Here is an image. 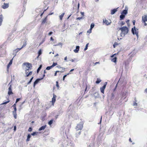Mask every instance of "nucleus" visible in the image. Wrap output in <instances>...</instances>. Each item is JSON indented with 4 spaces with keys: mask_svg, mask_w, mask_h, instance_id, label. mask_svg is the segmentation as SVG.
<instances>
[{
    "mask_svg": "<svg viewBox=\"0 0 147 147\" xmlns=\"http://www.w3.org/2000/svg\"><path fill=\"white\" fill-rule=\"evenodd\" d=\"M62 43H61V42H59L57 44L54 45V46H59V45H61V46L62 47Z\"/></svg>",
    "mask_w": 147,
    "mask_h": 147,
    "instance_id": "40",
    "label": "nucleus"
},
{
    "mask_svg": "<svg viewBox=\"0 0 147 147\" xmlns=\"http://www.w3.org/2000/svg\"><path fill=\"white\" fill-rule=\"evenodd\" d=\"M118 45V43L117 42H115L114 44L113 45V47L114 48H115V46Z\"/></svg>",
    "mask_w": 147,
    "mask_h": 147,
    "instance_id": "46",
    "label": "nucleus"
},
{
    "mask_svg": "<svg viewBox=\"0 0 147 147\" xmlns=\"http://www.w3.org/2000/svg\"><path fill=\"white\" fill-rule=\"evenodd\" d=\"M43 79V78H38L34 82L33 84V87L34 88L35 87V85L37 84L39 81L42 80Z\"/></svg>",
    "mask_w": 147,
    "mask_h": 147,
    "instance_id": "7",
    "label": "nucleus"
},
{
    "mask_svg": "<svg viewBox=\"0 0 147 147\" xmlns=\"http://www.w3.org/2000/svg\"><path fill=\"white\" fill-rule=\"evenodd\" d=\"M80 46H77L76 47V49L74 50V52L75 53H78L79 50Z\"/></svg>",
    "mask_w": 147,
    "mask_h": 147,
    "instance_id": "13",
    "label": "nucleus"
},
{
    "mask_svg": "<svg viewBox=\"0 0 147 147\" xmlns=\"http://www.w3.org/2000/svg\"><path fill=\"white\" fill-rule=\"evenodd\" d=\"M9 4L8 3H4L3 5L2 6V7L4 9H6L8 7Z\"/></svg>",
    "mask_w": 147,
    "mask_h": 147,
    "instance_id": "10",
    "label": "nucleus"
},
{
    "mask_svg": "<svg viewBox=\"0 0 147 147\" xmlns=\"http://www.w3.org/2000/svg\"><path fill=\"white\" fill-rule=\"evenodd\" d=\"M31 135L30 134H28V135L27 136V139L26 140V142H28L30 141V139L31 137Z\"/></svg>",
    "mask_w": 147,
    "mask_h": 147,
    "instance_id": "20",
    "label": "nucleus"
},
{
    "mask_svg": "<svg viewBox=\"0 0 147 147\" xmlns=\"http://www.w3.org/2000/svg\"><path fill=\"white\" fill-rule=\"evenodd\" d=\"M129 20H127V21H126V22L127 23L129 22Z\"/></svg>",
    "mask_w": 147,
    "mask_h": 147,
    "instance_id": "64",
    "label": "nucleus"
},
{
    "mask_svg": "<svg viewBox=\"0 0 147 147\" xmlns=\"http://www.w3.org/2000/svg\"><path fill=\"white\" fill-rule=\"evenodd\" d=\"M25 74L26 75V77H28L29 76L31 75L32 74V71H31L29 73H28V71H25Z\"/></svg>",
    "mask_w": 147,
    "mask_h": 147,
    "instance_id": "15",
    "label": "nucleus"
},
{
    "mask_svg": "<svg viewBox=\"0 0 147 147\" xmlns=\"http://www.w3.org/2000/svg\"><path fill=\"white\" fill-rule=\"evenodd\" d=\"M79 6H80V4L79 3H78V9H79Z\"/></svg>",
    "mask_w": 147,
    "mask_h": 147,
    "instance_id": "57",
    "label": "nucleus"
},
{
    "mask_svg": "<svg viewBox=\"0 0 147 147\" xmlns=\"http://www.w3.org/2000/svg\"><path fill=\"white\" fill-rule=\"evenodd\" d=\"M53 32L51 31V32H50L48 34V35H49V36H50L52 34H53Z\"/></svg>",
    "mask_w": 147,
    "mask_h": 147,
    "instance_id": "50",
    "label": "nucleus"
},
{
    "mask_svg": "<svg viewBox=\"0 0 147 147\" xmlns=\"http://www.w3.org/2000/svg\"><path fill=\"white\" fill-rule=\"evenodd\" d=\"M88 45H89V43H88L86 44V46L85 47V48L84 49V51H86V50H87V49Z\"/></svg>",
    "mask_w": 147,
    "mask_h": 147,
    "instance_id": "38",
    "label": "nucleus"
},
{
    "mask_svg": "<svg viewBox=\"0 0 147 147\" xmlns=\"http://www.w3.org/2000/svg\"><path fill=\"white\" fill-rule=\"evenodd\" d=\"M83 19V17H78V18H77L76 19L80 20L82 19Z\"/></svg>",
    "mask_w": 147,
    "mask_h": 147,
    "instance_id": "49",
    "label": "nucleus"
},
{
    "mask_svg": "<svg viewBox=\"0 0 147 147\" xmlns=\"http://www.w3.org/2000/svg\"><path fill=\"white\" fill-rule=\"evenodd\" d=\"M13 114L14 118L16 119L17 118V114H16V111H13L12 112Z\"/></svg>",
    "mask_w": 147,
    "mask_h": 147,
    "instance_id": "16",
    "label": "nucleus"
},
{
    "mask_svg": "<svg viewBox=\"0 0 147 147\" xmlns=\"http://www.w3.org/2000/svg\"><path fill=\"white\" fill-rule=\"evenodd\" d=\"M92 29H91V28H90L87 32V33H90L92 32Z\"/></svg>",
    "mask_w": 147,
    "mask_h": 147,
    "instance_id": "42",
    "label": "nucleus"
},
{
    "mask_svg": "<svg viewBox=\"0 0 147 147\" xmlns=\"http://www.w3.org/2000/svg\"><path fill=\"white\" fill-rule=\"evenodd\" d=\"M50 40H54L53 39V38L52 37H51Z\"/></svg>",
    "mask_w": 147,
    "mask_h": 147,
    "instance_id": "61",
    "label": "nucleus"
},
{
    "mask_svg": "<svg viewBox=\"0 0 147 147\" xmlns=\"http://www.w3.org/2000/svg\"><path fill=\"white\" fill-rule=\"evenodd\" d=\"M53 68V67L51 65V66H48L46 67V69L47 70H49Z\"/></svg>",
    "mask_w": 147,
    "mask_h": 147,
    "instance_id": "33",
    "label": "nucleus"
},
{
    "mask_svg": "<svg viewBox=\"0 0 147 147\" xmlns=\"http://www.w3.org/2000/svg\"><path fill=\"white\" fill-rule=\"evenodd\" d=\"M80 13H81V15L82 16H84V12H80Z\"/></svg>",
    "mask_w": 147,
    "mask_h": 147,
    "instance_id": "53",
    "label": "nucleus"
},
{
    "mask_svg": "<svg viewBox=\"0 0 147 147\" xmlns=\"http://www.w3.org/2000/svg\"><path fill=\"white\" fill-rule=\"evenodd\" d=\"M83 127V125L82 123L78 124L76 128L77 130H81Z\"/></svg>",
    "mask_w": 147,
    "mask_h": 147,
    "instance_id": "5",
    "label": "nucleus"
},
{
    "mask_svg": "<svg viewBox=\"0 0 147 147\" xmlns=\"http://www.w3.org/2000/svg\"><path fill=\"white\" fill-rule=\"evenodd\" d=\"M71 74L70 73H68L67 74L64 75L63 77V80L64 81L65 80V77L67 76V75H68L69 74Z\"/></svg>",
    "mask_w": 147,
    "mask_h": 147,
    "instance_id": "37",
    "label": "nucleus"
},
{
    "mask_svg": "<svg viewBox=\"0 0 147 147\" xmlns=\"http://www.w3.org/2000/svg\"><path fill=\"white\" fill-rule=\"evenodd\" d=\"M57 67H58L59 68H62L63 70H64L65 68H64L63 67H61L60 65H58L57 66Z\"/></svg>",
    "mask_w": 147,
    "mask_h": 147,
    "instance_id": "44",
    "label": "nucleus"
},
{
    "mask_svg": "<svg viewBox=\"0 0 147 147\" xmlns=\"http://www.w3.org/2000/svg\"><path fill=\"white\" fill-rule=\"evenodd\" d=\"M107 82H106L104 84L103 86L100 88V90L101 93L104 94V90L105 88L106 85L107 84Z\"/></svg>",
    "mask_w": 147,
    "mask_h": 147,
    "instance_id": "4",
    "label": "nucleus"
},
{
    "mask_svg": "<svg viewBox=\"0 0 147 147\" xmlns=\"http://www.w3.org/2000/svg\"><path fill=\"white\" fill-rule=\"evenodd\" d=\"M42 67V65H40L37 70V73H38L39 72L40 69H41Z\"/></svg>",
    "mask_w": 147,
    "mask_h": 147,
    "instance_id": "27",
    "label": "nucleus"
},
{
    "mask_svg": "<svg viewBox=\"0 0 147 147\" xmlns=\"http://www.w3.org/2000/svg\"><path fill=\"white\" fill-rule=\"evenodd\" d=\"M101 80L100 79L98 78L96 82V83L97 84H98L101 82Z\"/></svg>",
    "mask_w": 147,
    "mask_h": 147,
    "instance_id": "26",
    "label": "nucleus"
},
{
    "mask_svg": "<svg viewBox=\"0 0 147 147\" xmlns=\"http://www.w3.org/2000/svg\"><path fill=\"white\" fill-rule=\"evenodd\" d=\"M38 55L37 58L42 54V50L41 49H40L38 51Z\"/></svg>",
    "mask_w": 147,
    "mask_h": 147,
    "instance_id": "31",
    "label": "nucleus"
},
{
    "mask_svg": "<svg viewBox=\"0 0 147 147\" xmlns=\"http://www.w3.org/2000/svg\"><path fill=\"white\" fill-rule=\"evenodd\" d=\"M142 20L144 22L147 21V15H144L142 17Z\"/></svg>",
    "mask_w": 147,
    "mask_h": 147,
    "instance_id": "12",
    "label": "nucleus"
},
{
    "mask_svg": "<svg viewBox=\"0 0 147 147\" xmlns=\"http://www.w3.org/2000/svg\"><path fill=\"white\" fill-rule=\"evenodd\" d=\"M117 58L116 57H114L113 58L111 59V61L112 62L114 63H116L117 61Z\"/></svg>",
    "mask_w": 147,
    "mask_h": 147,
    "instance_id": "24",
    "label": "nucleus"
},
{
    "mask_svg": "<svg viewBox=\"0 0 147 147\" xmlns=\"http://www.w3.org/2000/svg\"><path fill=\"white\" fill-rule=\"evenodd\" d=\"M56 71V72H60L61 73H62V72H63V71Z\"/></svg>",
    "mask_w": 147,
    "mask_h": 147,
    "instance_id": "55",
    "label": "nucleus"
},
{
    "mask_svg": "<svg viewBox=\"0 0 147 147\" xmlns=\"http://www.w3.org/2000/svg\"><path fill=\"white\" fill-rule=\"evenodd\" d=\"M32 130V129L31 127H30L28 129V131H31Z\"/></svg>",
    "mask_w": 147,
    "mask_h": 147,
    "instance_id": "47",
    "label": "nucleus"
},
{
    "mask_svg": "<svg viewBox=\"0 0 147 147\" xmlns=\"http://www.w3.org/2000/svg\"><path fill=\"white\" fill-rule=\"evenodd\" d=\"M103 22L105 23L107 25H110L111 23V22L109 23L108 21L106 19H105V20H103Z\"/></svg>",
    "mask_w": 147,
    "mask_h": 147,
    "instance_id": "14",
    "label": "nucleus"
},
{
    "mask_svg": "<svg viewBox=\"0 0 147 147\" xmlns=\"http://www.w3.org/2000/svg\"><path fill=\"white\" fill-rule=\"evenodd\" d=\"M56 86L58 88L59 87V83L58 81L56 82Z\"/></svg>",
    "mask_w": 147,
    "mask_h": 147,
    "instance_id": "48",
    "label": "nucleus"
},
{
    "mask_svg": "<svg viewBox=\"0 0 147 147\" xmlns=\"http://www.w3.org/2000/svg\"><path fill=\"white\" fill-rule=\"evenodd\" d=\"M114 94L113 93H112L111 94V99H113L114 98Z\"/></svg>",
    "mask_w": 147,
    "mask_h": 147,
    "instance_id": "43",
    "label": "nucleus"
},
{
    "mask_svg": "<svg viewBox=\"0 0 147 147\" xmlns=\"http://www.w3.org/2000/svg\"><path fill=\"white\" fill-rule=\"evenodd\" d=\"M119 30L121 31L120 36L122 37H124L128 32V28L126 26H123L119 28Z\"/></svg>",
    "mask_w": 147,
    "mask_h": 147,
    "instance_id": "1",
    "label": "nucleus"
},
{
    "mask_svg": "<svg viewBox=\"0 0 147 147\" xmlns=\"http://www.w3.org/2000/svg\"><path fill=\"white\" fill-rule=\"evenodd\" d=\"M99 62H96L94 64H95V65H96L97 64H99Z\"/></svg>",
    "mask_w": 147,
    "mask_h": 147,
    "instance_id": "62",
    "label": "nucleus"
},
{
    "mask_svg": "<svg viewBox=\"0 0 147 147\" xmlns=\"http://www.w3.org/2000/svg\"><path fill=\"white\" fill-rule=\"evenodd\" d=\"M23 65L26 66L25 68V71H28L29 70H31L32 69V65L31 64L28 63H25Z\"/></svg>",
    "mask_w": 147,
    "mask_h": 147,
    "instance_id": "2",
    "label": "nucleus"
},
{
    "mask_svg": "<svg viewBox=\"0 0 147 147\" xmlns=\"http://www.w3.org/2000/svg\"><path fill=\"white\" fill-rule=\"evenodd\" d=\"M125 15L123 14H121L120 16V20H123L125 18Z\"/></svg>",
    "mask_w": 147,
    "mask_h": 147,
    "instance_id": "18",
    "label": "nucleus"
},
{
    "mask_svg": "<svg viewBox=\"0 0 147 147\" xmlns=\"http://www.w3.org/2000/svg\"><path fill=\"white\" fill-rule=\"evenodd\" d=\"M128 7L127 6H125V9L123 10L122 12H121V14H123L125 15H126L128 13Z\"/></svg>",
    "mask_w": 147,
    "mask_h": 147,
    "instance_id": "6",
    "label": "nucleus"
},
{
    "mask_svg": "<svg viewBox=\"0 0 147 147\" xmlns=\"http://www.w3.org/2000/svg\"><path fill=\"white\" fill-rule=\"evenodd\" d=\"M138 29L136 28L135 26H134L133 28H132L131 30V31L133 34L134 35L135 34L137 37L138 36Z\"/></svg>",
    "mask_w": 147,
    "mask_h": 147,
    "instance_id": "3",
    "label": "nucleus"
},
{
    "mask_svg": "<svg viewBox=\"0 0 147 147\" xmlns=\"http://www.w3.org/2000/svg\"><path fill=\"white\" fill-rule=\"evenodd\" d=\"M94 23H92L90 26V28H91V29H92V28L94 27Z\"/></svg>",
    "mask_w": 147,
    "mask_h": 147,
    "instance_id": "35",
    "label": "nucleus"
},
{
    "mask_svg": "<svg viewBox=\"0 0 147 147\" xmlns=\"http://www.w3.org/2000/svg\"><path fill=\"white\" fill-rule=\"evenodd\" d=\"M3 17L2 15H0V26L1 25L2 22L3 21Z\"/></svg>",
    "mask_w": 147,
    "mask_h": 147,
    "instance_id": "21",
    "label": "nucleus"
},
{
    "mask_svg": "<svg viewBox=\"0 0 147 147\" xmlns=\"http://www.w3.org/2000/svg\"><path fill=\"white\" fill-rule=\"evenodd\" d=\"M33 77H32L30 79L29 81L27 83V84H29L32 82V81L33 78Z\"/></svg>",
    "mask_w": 147,
    "mask_h": 147,
    "instance_id": "34",
    "label": "nucleus"
},
{
    "mask_svg": "<svg viewBox=\"0 0 147 147\" xmlns=\"http://www.w3.org/2000/svg\"><path fill=\"white\" fill-rule=\"evenodd\" d=\"M135 102H134L133 103V105L134 106H137V103L136 102L137 101V100L136 99V98H135Z\"/></svg>",
    "mask_w": 147,
    "mask_h": 147,
    "instance_id": "29",
    "label": "nucleus"
},
{
    "mask_svg": "<svg viewBox=\"0 0 147 147\" xmlns=\"http://www.w3.org/2000/svg\"><path fill=\"white\" fill-rule=\"evenodd\" d=\"M57 65V63L53 62V64L51 66H52L53 67H54L55 66Z\"/></svg>",
    "mask_w": 147,
    "mask_h": 147,
    "instance_id": "39",
    "label": "nucleus"
},
{
    "mask_svg": "<svg viewBox=\"0 0 147 147\" xmlns=\"http://www.w3.org/2000/svg\"><path fill=\"white\" fill-rule=\"evenodd\" d=\"M11 88V85H10L8 88V94L9 95H10L11 94H13Z\"/></svg>",
    "mask_w": 147,
    "mask_h": 147,
    "instance_id": "8",
    "label": "nucleus"
},
{
    "mask_svg": "<svg viewBox=\"0 0 147 147\" xmlns=\"http://www.w3.org/2000/svg\"><path fill=\"white\" fill-rule=\"evenodd\" d=\"M24 44L23 45H22V47L21 48H21V49L22 48L24 47L26 45L27 43H26V40H24Z\"/></svg>",
    "mask_w": 147,
    "mask_h": 147,
    "instance_id": "22",
    "label": "nucleus"
},
{
    "mask_svg": "<svg viewBox=\"0 0 147 147\" xmlns=\"http://www.w3.org/2000/svg\"><path fill=\"white\" fill-rule=\"evenodd\" d=\"M125 23L124 22H121V24L122 25H123L125 24Z\"/></svg>",
    "mask_w": 147,
    "mask_h": 147,
    "instance_id": "59",
    "label": "nucleus"
},
{
    "mask_svg": "<svg viewBox=\"0 0 147 147\" xmlns=\"http://www.w3.org/2000/svg\"><path fill=\"white\" fill-rule=\"evenodd\" d=\"M21 49V48H18L13 51V55H14V56L13 58L16 55V53Z\"/></svg>",
    "mask_w": 147,
    "mask_h": 147,
    "instance_id": "9",
    "label": "nucleus"
},
{
    "mask_svg": "<svg viewBox=\"0 0 147 147\" xmlns=\"http://www.w3.org/2000/svg\"><path fill=\"white\" fill-rule=\"evenodd\" d=\"M20 99V98H18L16 99V101L15 102L16 103H17L18 102Z\"/></svg>",
    "mask_w": 147,
    "mask_h": 147,
    "instance_id": "45",
    "label": "nucleus"
},
{
    "mask_svg": "<svg viewBox=\"0 0 147 147\" xmlns=\"http://www.w3.org/2000/svg\"><path fill=\"white\" fill-rule=\"evenodd\" d=\"M115 55H116V54H113V55H112L111 57H114Z\"/></svg>",
    "mask_w": 147,
    "mask_h": 147,
    "instance_id": "56",
    "label": "nucleus"
},
{
    "mask_svg": "<svg viewBox=\"0 0 147 147\" xmlns=\"http://www.w3.org/2000/svg\"><path fill=\"white\" fill-rule=\"evenodd\" d=\"M38 134V132L36 131L33 132L31 134V135L33 136L35 135H37Z\"/></svg>",
    "mask_w": 147,
    "mask_h": 147,
    "instance_id": "25",
    "label": "nucleus"
},
{
    "mask_svg": "<svg viewBox=\"0 0 147 147\" xmlns=\"http://www.w3.org/2000/svg\"><path fill=\"white\" fill-rule=\"evenodd\" d=\"M69 145L72 147H74V144L71 143L69 144Z\"/></svg>",
    "mask_w": 147,
    "mask_h": 147,
    "instance_id": "41",
    "label": "nucleus"
},
{
    "mask_svg": "<svg viewBox=\"0 0 147 147\" xmlns=\"http://www.w3.org/2000/svg\"><path fill=\"white\" fill-rule=\"evenodd\" d=\"M56 96H57L56 95H55L54 94H53V97H54V98H56Z\"/></svg>",
    "mask_w": 147,
    "mask_h": 147,
    "instance_id": "60",
    "label": "nucleus"
},
{
    "mask_svg": "<svg viewBox=\"0 0 147 147\" xmlns=\"http://www.w3.org/2000/svg\"><path fill=\"white\" fill-rule=\"evenodd\" d=\"M9 101H10V100H9L8 101L3 102V103H2V104H1L0 105H3L6 104L7 103H9Z\"/></svg>",
    "mask_w": 147,
    "mask_h": 147,
    "instance_id": "36",
    "label": "nucleus"
},
{
    "mask_svg": "<svg viewBox=\"0 0 147 147\" xmlns=\"http://www.w3.org/2000/svg\"><path fill=\"white\" fill-rule=\"evenodd\" d=\"M13 58L10 61L9 63H8V65H7V68H8L12 64V61H13Z\"/></svg>",
    "mask_w": 147,
    "mask_h": 147,
    "instance_id": "23",
    "label": "nucleus"
},
{
    "mask_svg": "<svg viewBox=\"0 0 147 147\" xmlns=\"http://www.w3.org/2000/svg\"><path fill=\"white\" fill-rule=\"evenodd\" d=\"M56 100L55 98L54 97H53L52 98V104H53L54 102H55Z\"/></svg>",
    "mask_w": 147,
    "mask_h": 147,
    "instance_id": "30",
    "label": "nucleus"
},
{
    "mask_svg": "<svg viewBox=\"0 0 147 147\" xmlns=\"http://www.w3.org/2000/svg\"><path fill=\"white\" fill-rule=\"evenodd\" d=\"M46 125H45L41 126L40 128H39V130L40 131L42 130H44L46 127Z\"/></svg>",
    "mask_w": 147,
    "mask_h": 147,
    "instance_id": "17",
    "label": "nucleus"
},
{
    "mask_svg": "<svg viewBox=\"0 0 147 147\" xmlns=\"http://www.w3.org/2000/svg\"><path fill=\"white\" fill-rule=\"evenodd\" d=\"M74 69H71L70 70L69 73H70V72L73 71H74Z\"/></svg>",
    "mask_w": 147,
    "mask_h": 147,
    "instance_id": "58",
    "label": "nucleus"
},
{
    "mask_svg": "<svg viewBox=\"0 0 147 147\" xmlns=\"http://www.w3.org/2000/svg\"><path fill=\"white\" fill-rule=\"evenodd\" d=\"M118 8V7L116 9H111V15H113L115 14L117 11V9Z\"/></svg>",
    "mask_w": 147,
    "mask_h": 147,
    "instance_id": "11",
    "label": "nucleus"
},
{
    "mask_svg": "<svg viewBox=\"0 0 147 147\" xmlns=\"http://www.w3.org/2000/svg\"><path fill=\"white\" fill-rule=\"evenodd\" d=\"M16 126H15L14 127V129H13V130H14V131H15L16 130Z\"/></svg>",
    "mask_w": 147,
    "mask_h": 147,
    "instance_id": "52",
    "label": "nucleus"
},
{
    "mask_svg": "<svg viewBox=\"0 0 147 147\" xmlns=\"http://www.w3.org/2000/svg\"><path fill=\"white\" fill-rule=\"evenodd\" d=\"M64 14H65V13H62L61 15L59 16V17L60 19L61 20H62Z\"/></svg>",
    "mask_w": 147,
    "mask_h": 147,
    "instance_id": "28",
    "label": "nucleus"
},
{
    "mask_svg": "<svg viewBox=\"0 0 147 147\" xmlns=\"http://www.w3.org/2000/svg\"><path fill=\"white\" fill-rule=\"evenodd\" d=\"M132 22H133V25H135V22H136L135 21V20H134Z\"/></svg>",
    "mask_w": 147,
    "mask_h": 147,
    "instance_id": "54",
    "label": "nucleus"
},
{
    "mask_svg": "<svg viewBox=\"0 0 147 147\" xmlns=\"http://www.w3.org/2000/svg\"><path fill=\"white\" fill-rule=\"evenodd\" d=\"M47 16L44 19H43L42 22V24H43L46 23L47 20Z\"/></svg>",
    "mask_w": 147,
    "mask_h": 147,
    "instance_id": "19",
    "label": "nucleus"
},
{
    "mask_svg": "<svg viewBox=\"0 0 147 147\" xmlns=\"http://www.w3.org/2000/svg\"><path fill=\"white\" fill-rule=\"evenodd\" d=\"M14 108V111H17V109H16V107H15V108Z\"/></svg>",
    "mask_w": 147,
    "mask_h": 147,
    "instance_id": "63",
    "label": "nucleus"
},
{
    "mask_svg": "<svg viewBox=\"0 0 147 147\" xmlns=\"http://www.w3.org/2000/svg\"><path fill=\"white\" fill-rule=\"evenodd\" d=\"M16 103H15L12 106V107H13V108H15V107H16Z\"/></svg>",
    "mask_w": 147,
    "mask_h": 147,
    "instance_id": "51",
    "label": "nucleus"
},
{
    "mask_svg": "<svg viewBox=\"0 0 147 147\" xmlns=\"http://www.w3.org/2000/svg\"><path fill=\"white\" fill-rule=\"evenodd\" d=\"M53 119H51V120H50L49 122H48V124L51 125L53 123Z\"/></svg>",
    "mask_w": 147,
    "mask_h": 147,
    "instance_id": "32",
    "label": "nucleus"
}]
</instances>
